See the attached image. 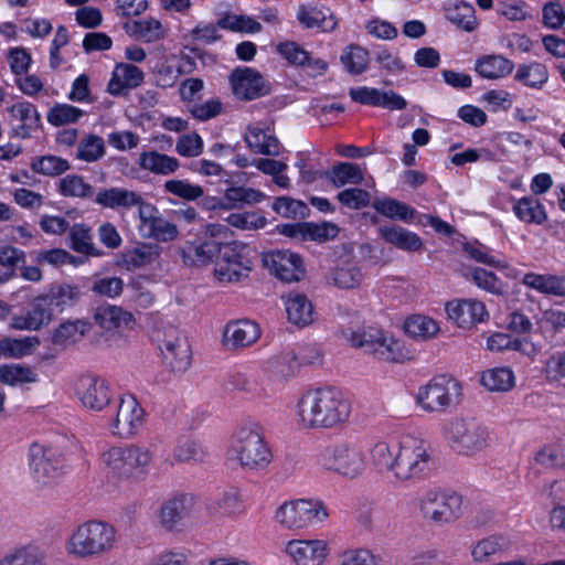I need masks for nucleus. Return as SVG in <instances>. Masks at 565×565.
<instances>
[{
  "instance_id": "obj_1",
  "label": "nucleus",
  "mask_w": 565,
  "mask_h": 565,
  "mask_svg": "<svg viewBox=\"0 0 565 565\" xmlns=\"http://www.w3.org/2000/svg\"><path fill=\"white\" fill-rule=\"evenodd\" d=\"M350 413L349 401L333 386L309 390L297 403L298 423L305 428H332L344 423Z\"/></svg>"
},
{
  "instance_id": "obj_2",
  "label": "nucleus",
  "mask_w": 565,
  "mask_h": 565,
  "mask_svg": "<svg viewBox=\"0 0 565 565\" xmlns=\"http://www.w3.org/2000/svg\"><path fill=\"white\" fill-rule=\"evenodd\" d=\"M153 458L154 452L150 447L130 444L107 449L102 454L100 460L114 478L139 480L148 475Z\"/></svg>"
},
{
  "instance_id": "obj_3",
  "label": "nucleus",
  "mask_w": 565,
  "mask_h": 565,
  "mask_svg": "<svg viewBox=\"0 0 565 565\" xmlns=\"http://www.w3.org/2000/svg\"><path fill=\"white\" fill-rule=\"evenodd\" d=\"M116 543V530L109 523L90 520L78 525L66 543L68 554L88 558L109 553Z\"/></svg>"
},
{
  "instance_id": "obj_4",
  "label": "nucleus",
  "mask_w": 565,
  "mask_h": 565,
  "mask_svg": "<svg viewBox=\"0 0 565 565\" xmlns=\"http://www.w3.org/2000/svg\"><path fill=\"white\" fill-rule=\"evenodd\" d=\"M228 458L245 470H263L271 462L273 452L258 427H242L232 439Z\"/></svg>"
},
{
  "instance_id": "obj_5",
  "label": "nucleus",
  "mask_w": 565,
  "mask_h": 565,
  "mask_svg": "<svg viewBox=\"0 0 565 565\" xmlns=\"http://www.w3.org/2000/svg\"><path fill=\"white\" fill-rule=\"evenodd\" d=\"M433 463L428 443L406 437L396 450L393 475L401 482H416L428 476Z\"/></svg>"
},
{
  "instance_id": "obj_6",
  "label": "nucleus",
  "mask_w": 565,
  "mask_h": 565,
  "mask_svg": "<svg viewBox=\"0 0 565 565\" xmlns=\"http://www.w3.org/2000/svg\"><path fill=\"white\" fill-rule=\"evenodd\" d=\"M316 463L343 477L355 478L365 468L361 448L353 443L340 441L320 447L315 456Z\"/></svg>"
},
{
  "instance_id": "obj_7",
  "label": "nucleus",
  "mask_w": 565,
  "mask_h": 565,
  "mask_svg": "<svg viewBox=\"0 0 565 565\" xmlns=\"http://www.w3.org/2000/svg\"><path fill=\"white\" fill-rule=\"evenodd\" d=\"M29 468L38 488H51L64 473L63 455L55 448L34 443L28 452Z\"/></svg>"
},
{
  "instance_id": "obj_8",
  "label": "nucleus",
  "mask_w": 565,
  "mask_h": 565,
  "mask_svg": "<svg viewBox=\"0 0 565 565\" xmlns=\"http://www.w3.org/2000/svg\"><path fill=\"white\" fill-rule=\"evenodd\" d=\"M462 497L455 491L429 489L419 499V510L425 519L445 524L462 515Z\"/></svg>"
},
{
  "instance_id": "obj_9",
  "label": "nucleus",
  "mask_w": 565,
  "mask_h": 565,
  "mask_svg": "<svg viewBox=\"0 0 565 565\" xmlns=\"http://www.w3.org/2000/svg\"><path fill=\"white\" fill-rule=\"evenodd\" d=\"M445 433L454 449L470 455L490 446V433L482 424L472 418H457L447 424Z\"/></svg>"
},
{
  "instance_id": "obj_10",
  "label": "nucleus",
  "mask_w": 565,
  "mask_h": 565,
  "mask_svg": "<svg viewBox=\"0 0 565 565\" xmlns=\"http://www.w3.org/2000/svg\"><path fill=\"white\" fill-rule=\"evenodd\" d=\"M460 393L461 386L455 379L440 375L419 388L416 402L426 412H445L458 403Z\"/></svg>"
},
{
  "instance_id": "obj_11",
  "label": "nucleus",
  "mask_w": 565,
  "mask_h": 565,
  "mask_svg": "<svg viewBox=\"0 0 565 565\" xmlns=\"http://www.w3.org/2000/svg\"><path fill=\"white\" fill-rule=\"evenodd\" d=\"M275 518L285 529L298 530L322 523L328 512L320 501L300 499L281 504Z\"/></svg>"
},
{
  "instance_id": "obj_12",
  "label": "nucleus",
  "mask_w": 565,
  "mask_h": 565,
  "mask_svg": "<svg viewBox=\"0 0 565 565\" xmlns=\"http://www.w3.org/2000/svg\"><path fill=\"white\" fill-rule=\"evenodd\" d=\"M115 415L109 423L113 435L130 438L137 434L145 423V411L132 395H124L114 407Z\"/></svg>"
},
{
  "instance_id": "obj_13",
  "label": "nucleus",
  "mask_w": 565,
  "mask_h": 565,
  "mask_svg": "<svg viewBox=\"0 0 565 565\" xmlns=\"http://www.w3.org/2000/svg\"><path fill=\"white\" fill-rule=\"evenodd\" d=\"M245 249V245L237 242L223 245L215 266V275L221 281H239L248 276L252 263Z\"/></svg>"
},
{
  "instance_id": "obj_14",
  "label": "nucleus",
  "mask_w": 565,
  "mask_h": 565,
  "mask_svg": "<svg viewBox=\"0 0 565 565\" xmlns=\"http://www.w3.org/2000/svg\"><path fill=\"white\" fill-rule=\"evenodd\" d=\"M342 334L351 343L352 347L361 348L365 352L373 354L380 360H395V354L393 351V345L395 343L380 329L372 327L359 330L348 329L343 330Z\"/></svg>"
},
{
  "instance_id": "obj_15",
  "label": "nucleus",
  "mask_w": 565,
  "mask_h": 565,
  "mask_svg": "<svg viewBox=\"0 0 565 565\" xmlns=\"http://www.w3.org/2000/svg\"><path fill=\"white\" fill-rule=\"evenodd\" d=\"M75 394L82 405L94 412H102L110 405L113 392L109 384L95 375H83L75 386Z\"/></svg>"
},
{
  "instance_id": "obj_16",
  "label": "nucleus",
  "mask_w": 565,
  "mask_h": 565,
  "mask_svg": "<svg viewBox=\"0 0 565 565\" xmlns=\"http://www.w3.org/2000/svg\"><path fill=\"white\" fill-rule=\"evenodd\" d=\"M160 351L163 362L174 372H184L191 364L189 341L173 327L166 329Z\"/></svg>"
},
{
  "instance_id": "obj_17",
  "label": "nucleus",
  "mask_w": 565,
  "mask_h": 565,
  "mask_svg": "<svg viewBox=\"0 0 565 565\" xmlns=\"http://www.w3.org/2000/svg\"><path fill=\"white\" fill-rule=\"evenodd\" d=\"M233 94L241 100H253L269 93L262 74L250 67H237L230 76Z\"/></svg>"
},
{
  "instance_id": "obj_18",
  "label": "nucleus",
  "mask_w": 565,
  "mask_h": 565,
  "mask_svg": "<svg viewBox=\"0 0 565 565\" xmlns=\"http://www.w3.org/2000/svg\"><path fill=\"white\" fill-rule=\"evenodd\" d=\"M264 265L277 278L286 282L299 281L305 274L302 260L290 250H273L264 254Z\"/></svg>"
},
{
  "instance_id": "obj_19",
  "label": "nucleus",
  "mask_w": 565,
  "mask_h": 565,
  "mask_svg": "<svg viewBox=\"0 0 565 565\" xmlns=\"http://www.w3.org/2000/svg\"><path fill=\"white\" fill-rule=\"evenodd\" d=\"M53 319V308L44 294L35 297L30 303L29 310L23 315H17L11 319V327L15 330H39L47 326Z\"/></svg>"
},
{
  "instance_id": "obj_20",
  "label": "nucleus",
  "mask_w": 565,
  "mask_h": 565,
  "mask_svg": "<svg viewBox=\"0 0 565 565\" xmlns=\"http://www.w3.org/2000/svg\"><path fill=\"white\" fill-rule=\"evenodd\" d=\"M349 95L353 102L366 106L383 107L390 110H403L407 107L406 99L393 90L362 86L351 88Z\"/></svg>"
},
{
  "instance_id": "obj_21",
  "label": "nucleus",
  "mask_w": 565,
  "mask_h": 565,
  "mask_svg": "<svg viewBox=\"0 0 565 565\" xmlns=\"http://www.w3.org/2000/svg\"><path fill=\"white\" fill-rule=\"evenodd\" d=\"M446 312L460 328H470L476 323L483 322L489 313L482 301L477 299H459L447 302Z\"/></svg>"
},
{
  "instance_id": "obj_22",
  "label": "nucleus",
  "mask_w": 565,
  "mask_h": 565,
  "mask_svg": "<svg viewBox=\"0 0 565 565\" xmlns=\"http://www.w3.org/2000/svg\"><path fill=\"white\" fill-rule=\"evenodd\" d=\"M95 202L103 207L116 211H128L137 207L138 215H140L142 206L147 205L140 193L117 186L100 190L96 194Z\"/></svg>"
},
{
  "instance_id": "obj_23",
  "label": "nucleus",
  "mask_w": 565,
  "mask_h": 565,
  "mask_svg": "<svg viewBox=\"0 0 565 565\" xmlns=\"http://www.w3.org/2000/svg\"><path fill=\"white\" fill-rule=\"evenodd\" d=\"M286 552L297 565H322L328 555V544L322 540H294Z\"/></svg>"
},
{
  "instance_id": "obj_24",
  "label": "nucleus",
  "mask_w": 565,
  "mask_h": 565,
  "mask_svg": "<svg viewBox=\"0 0 565 565\" xmlns=\"http://www.w3.org/2000/svg\"><path fill=\"white\" fill-rule=\"evenodd\" d=\"M260 337L257 323L250 320L228 322L223 332V342L230 349H242L254 344Z\"/></svg>"
},
{
  "instance_id": "obj_25",
  "label": "nucleus",
  "mask_w": 565,
  "mask_h": 565,
  "mask_svg": "<svg viewBox=\"0 0 565 565\" xmlns=\"http://www.w3.org/2000/svg\"><path fill=\"white\" fill-rule=\"evenodd\" d=\"M141 225L147 228L146 236L160 242H169L177 237L178 227L158 215V210L150 203L142 206L139 215Z\"/></svg>"
},
{
  "instance_id": "obj_26",
  "label": "nucleus",
  "mask_w": 565,
  "mask_h": 565,
  "mask_svg": "<svg viewBox=\"0 0 565 565\" xmlns=\"http://www.w3.org/2000/svg\"><path fill=\"white\" fill-rule=\"evenodd\" d=\"M88 331V324L82 320L65 321L52 334L53 349L43 359H54L67 347L81 341Z\"/></svg>"
},
{
  "instance_id": "obj_27",
  "label": "nucleus",
  "mask_w": 565,
  "mask_h": 565,
  "mask_svg": "<svg viewBox=\"0 0 565 565\" xmlns=\"http://www.w3.org/2000/svg\"><path fill=\"white\" fill-rule=\"evenodd\" d=\"M364 275L359 262L351 256L338 259L329 273V280L340 289H353L361 285Z\"/></svg>"
},
{
  "instance_id": "obj_28",
  "label": "nucleus",
  "mask_w": 565,
  "mask_h": 565,
  "mask_svg": "<svg viewBox=\"0 0 565 565\" xmlns=\"http://www.w3.org/2000/svg\"><path fill=\"white\" fill-rule=\"evenodd\" d=\"M265 195L257 190L246 186H232L225 191L222 199H211L205 201L209 209H238L246 204L260 202Z\"/></svg>"
},
{
  "instance_id": "obj_29",
  "label": "nucleus",
  "mask_w": 565,
  "mask_h": 565,
  "mask_svg": "<svg viewBox=\"0 0 565 565\" xmlns=\"http://www.w3.org/2000/svg\"><path fill=\"white\" fill-rule=\"evenodd\" d=\"M143 77V72L138 66L119 63L113 72L107 89L111 95H122L126 90L138 87Z\"/></svg>"
},
{
  "instance_id": "obj_30",
  "label": "nucleus",
  "mask_w": 565,
  "mask_h": 565,
  "mask_svg": "<svg viewBox=\"0 0 565 565\" xmlns=\"http://www.w3.org/2000/svg\"><path fill=\"white\" fill-rule=\"evenodd\" d=\"M381 238L398 249L417 252L423 247L420 237L398 225H384L379 228Z\"/></svg>"
},
{
  "instance_id": "obj_31",
  "label": "nucleus",
  "mask_w": 565,
  "mask_h": 565,
  "mask_svg": "<svg viewBox=\"0 0 565 565\" xmlns=\"http://www.w3.org/2000/svg\"><path fill=\"white\" fill-rule=\"evenodd\" d=\"M247 147L255 153L277 157L280 153L279 140L268 130L258 126H248L245 134Z\"/></svg>"
},
{
  "instance_id": "obj_32",
  "label": "nucleus",
  "mask_w": 565,
  "mask_h": 565,
  "mask_svg": "<svg viewBox=\"0 0 565 565\" xmlns=\"http://www.w3.org/2000/svg\"><path fill=\"white\" fill-rule=\"evenodd\" d=\"M223 245L216 241L186 243L181 249L183 262L188 265H205L216 255H221Z\"/></svg>"
},
{
  "instance_id": "obj_33",
  "label": "nucleus",
  "mask_w": 565,
  "mask_h": 565,
  "mask_svg": "<svg viewBox=\"0 0 565 565\" xmlns=\"http://www.w3.org/2000/svg\"><path fill=\"white\" fill-rule=\"evenodd\" d=\"M95 322L105 330H111L120 327H128L135 322L131 312L121 307L105 303L98 306L94 312Z\"/></svg>"
},
{
  "instance_id": "obj_34",
  "label": "nucleus",
  "mask_w": 565,
  "mask_h": 565,
  "mask_svg": "<svg viewBox=\"0 0 565 565\" xmlns=\"http://www.w3.org/2000/svg\"><path fill=\"white\" fill-rule=\"evenodd\" d=\"M523 285L545 295L565 297V276L527 273L522 278Z\"/></svg>"
},
{
  "instance_id": "obj_35",
  "label": "nucleus",
  "mask_w": 565,
  "mask_h": 565,
  "mask_svg": "<svg viewBox=\"0 0 565 565\" xmlns=\"http://www.w3.org/2000/svg\"><path fill=\"white\" fill-rule=\"evenodd\" d=\"M286 312L288 320L298 326L306 327L313 320V307L306 295L290 292L286 300Z\"/></svg>"
},
{
  "instance_id": "obj_36",
  "label": "nucleus",
  "mask_w": 565,
  "mask_h": 565,
  "mask_svg": "<svg viewBox=\"0 0 565 565\" xmlns=\"http://www.w3.org/2000/svg\"><path fill=\"white\" fill-rule=\"evenodd\" d=\"M514 63L502 55H484L477 60L475 71L483 78L499 79L512 73Z\"/></svg>"
},
{
  "instance_id": "obj_37",
  "label": "nucleus",
  "mask_w": 565,
  "mask_h": 565,
  "mask_svg": "<svg viewBox=\"0 0 565 565\" xmlns=\"http://www.w3.org/2000/svg\"><path fill=\"white\" fill-rule=\"evenodd\" d=\"M9 111L13 118L20 121L17 126V136L28 138L40 125V115L36 107L29 102H20L12 105Z\"/></svg>"
},
{
  "instance_id": "obj_38",
  "label": "nucleus",
  "mask_w": 565,
  "mask_h": 565,
  "mask_svg": "<svg viewBox=\"0 0 565 565\" xmlns=\"http://www.w3.org/2000/svg\"><path fill=\"white\" fill-rule=\"evenodd\" d=\"M297 20L307 29L319 28L322 31H332L337 26V20L331 12L327 14L321 8L300 6L297 10Z\"/></svg>"
},
{
  "instance_id": "obj_39",
  "label": "nucleus",
  "mask_w": 565,
  "mask_h": 565,
  "mask_svg": "<svg viewBox=\"0 0 565 565\" xmlns=\"http://www.w3.org/2000/svg\"><path fill=\"white\" fill-rule=\"evenodd\" d=\"M323 175L334 188H342L347 184L359 185L364 179L361 168L352 162H339Z\"/></svg>"
},
{
  "instance_id": "obj_40",
  "label": "nucleus",
  "mask_w": 565,
  "mask_h": 565,
  "mask_svg": "<svg viewBox=\"0 0 565 565\" xmlns=\"http://www.w3.org/2000/svg\"><path fill=\"white\" fill-rule=\"evenodd\" d=\"M139 166L156 174L168 175L175 172L179 167V160L158 151H145L139 157Z\"/></svg>"
},
{
  "instance_id": "obj_41",
  "label": "nucleus",
  "mask_w": 565,
  "mask_h": 565,
  "mask_svg": "<svg viewBox=\"0 0 565 565\" xmlns=\"http://www.w3.org/2000/svg\"><path fill=\"white\" fill-rule=\"evenodd\" d=\"M124 29L130 36L142 40L146 43H152L163 38L162 24L153 18L127 22Z\"/></svg>"
},
{
  "instance_id": "obj_42",
  "label": "nucleus",
  "mask_w": 565,
  "mask_h": 565,
  "mask_svg": "<svg viewBox=\"0 0 565 565\" xmlns=\"http://www.w3.org/2000/svg\"><path fill=\"white\" fill-rule=\"evenodd\" d=\"M0 565H44L39 547L26 544L9 550L1 558Z\"/></svg>"
},
{
  "instance_id": "obj_43",
  "label": "nucleus",
  "mask_w": 565,
  "mask_h": 565,
  "mask_svg": "<svg viewBox=\"0 0 565 565\" xmlns=\"http://www.w3.org/2000/svg\"><path fill=\"white\" fill-rule=\"evenodd\" d=\"M513 212L519 220L536 225L543 224L547 218L543 204L532 195L518 200L513 205Z\"/></svg>"
},
{
  "instance_id": "obj_44",
  "label": "nucleus",
  "mask_w": 565,
  "mask_h": 565,
  "mask_svg": "<svg viewBox=\"0 0 565 565\" xmlns=\"http://www.w3.org/2000/svg\"><path fill=\"white\" fill-rule=\"evenodd\" d=\"M481 384L491 392H508L515 385V376L511 369L493 367L481 374Z\"/></svg>"
},
{
  "instance_id": "obj_45",
  "label": "nucleus",
  "mask_w": 565,
  "mask_h": 565,
  "mask_svg": "<svg viewBox=\"0 0 565 565\" xmlns=\"http://www.w3.org/2000/svg\"><path fill=\"white\" fill-rule=\"evenodd\" d=\"M211 455L207 448L200 441L185 439L180 441L173 449V459L177 462H207Z\"/></svg>"
},
{
  "instance_id": "obj_46",
  "label": "nucleus",
  "mask_w": 565,
  "mask_h": 565,
  "mask_svg": "<svg viewBox=\"0 0 565 565\" xmlns=\"http://www.w3.org/2000/svg\"><path fill=\"white\" fill-rule=\"evenodd\" d=\"M160 252L161 247L157 244H141L126 249L122 260L128 268H140L154 263L159 258Z\"/></svg>"
},
{
  "instance_id": "obj_47",
  "label": "nucleus",
  "mask_w": 565,
  "mask_h": 565,
  "mask_svg": "<svg viewBox=\"0 0 565 565\" xmlns=\"http://www.w3.org/2000/svg\"><path fill=\"white\" fill-rule=\"evenodd\" d=\"M44 295L47 297L52 308H56L58 311H64L66 308L72 307L77 302L81 292L77 286L70 284H55L52 285Z\"/></svg>"
},
{
  "instance_id": "obj_48",
  "label": "nucleus",
  "mask_w": 565,
  "mask_h": 565,
  "mask_svg": "<svg viewBox=\"0 0 565 565\" xmlns=\"http://www.w3.org/2000/svg\"><path fill=\"white\" fill-rule=\"evenodd\" d=\"M514 79L531 88L541 89L548 81V70L539 62L521 64L518 66Z\"/></svg>"
},
{
  "instance_id": "obj_49",
  "label": "nucleus",
  "mask_w": 565,
  "mask_h": 565,
  "mask_svg": "<svg viewBox=\"0 0 565 565\" xmlns=\"http://www.w3.org/2000/svg\"><path fill=\"white\" fill-rule=\"evenodd\" d=\"M70 247L79 254L86 256L98 257L102 255L94 242L90 228L85 224H75L71 227L70 234Z\"/></svg>"
},
{
  "instance_id": "obj_50",
  "label": "nucleus",
  "mask_w": 565,
  "mask_h": 565,
  "mask_svg": "<svg viewBox=\"0 0 565 565\" xmlns=\"http://www.w3.org/2000/svg\"><path fill=\"white\" fill-rule=\"evenodd\" d=\"M404 330L414 339L427 340L437 334L439 327L431 318L415 315L405 320Z\"/></svg>"
},
{
  "instance_id": "obj_51",
  "label": "nucleus",
  "mask_w": 565,
  "mask_h": 565,
  "mask_svg": "<svg viewBox=\"0 0 565 565\" xmlns=\"http://www.w3.org/2000/svg\"><path fill=\"white\" fill-rule=\"evenodd\" d=\"M446 18L458 28L471 32L476 30L478 22L475 8L468 2H460L446 9Z\"/></svg>"
},
{
  "instance_id": "obj_52",
  "label": "nucleus",
  "mask_w": 565,
  "mask_h": 565,
  "mask_svg": "<svg viewBox=\"0 0 565 565\" xmlns=\"http://www.w3.org/2000/svg\"><path fill=\"white\" fill-rule=\"evenodd\" d=\"M189 513V500L186 497H175L167 501L161 508V522L167 529H172Z\"/></svg>"
},
{
  "instance_id": "obj_53",
  "label": "nucleus",
  "mask_w": 565,
  "mask_h": 565,
  "mask_svg": "<svg viewBox=\"0 0 565 565\" xmlns=\"http://www.w3.org/2000/svg\"><path fill=\"white\" fill-rule=\"evenodd\" d=\"M267 366L270 372L281 379H288L297 372L299 362L294 351H282L281 353L271 356L267 361Z\"/></svg>"
},
{
  "instance_id": "obj_54",
  "label": "nucleus",
  "mask_w": 565,
  "mask_h": 565,
  "mask_svg": "<svg viewBox=\"0 0 565 565\" xmlns=\"http://www.w3.org/2000/svg\"><path fill=\"white\" fill-rule=\"evenodd\" d=\"M373 207L388 218H397L404 222L413 218L416 213L413 207L395 199L376 200Z\"/></svg>"
},
{
  "instance_id": "obj_55",
  "label": "nucleus",
  "mask_w": 565,
  "mask_h": 565,
  "mask_svg": "<svg viewBox=\"0 0 565 565\" xmlns=\"http://www.w3.org/2000/svg\"><path fill=\"white\" fill-rule=\"evenodd\" d=\"M30 166L35 173L47 177L60 175L70 169L67 160L53 154L35 157Z\"/></svg>"
},
{
  "instance_id": "obj_56",
  "label": "nucleus",
  "mask_w": 565,
  "mask_h": 565,
  "mask_svg": "<svg viewBox=\"0 0 565 565\" xmlns=\"http://www.w3.org/2000/svg\"><path fill=\"white\" fill-rule=\"evenodd\" d=\"M38 374L29 366L9 364L0 366V382L8 385L34 383Z\"/></svg>"
},
{
  "instance_id": "obj_57",
  "label": "nucleus",
  "mask_w": 565,
  "mask_h": 565,
  "mask_svg": "<svg viewBox=\"0 0 565 565\" xmlns=\"http://www.w3.org/2000/svg\"><path fill=\"white\" fill-rule=\"evenodd\" d=\"M163 190L185 201H195L204 195V189L201 185L180 179L167 180Z\"/></svg>"
},
{
  "instance_id": "obj_58",
  "label": "nucleus",
  "mask_w": 565,
  "mask_h": 565,
  "mask_svg": "<svg viewBox=\"0 0 565 565\" xmlns=\"http://www.w3.org/2000/svg\"><path fill=\"white\" fill-rule=\"evenodd\" d=\"M217 25L224 30L244 33H258L262 24L248 15L226 14L217 21Z\"/></svg>"
},
{
  "instance_id": "obj_59",
  "label": "nucleus",
  "mask_w": 565,
  "mask_h": 565,
  "mask_svg": "<svg viewBox=\"0 0 565 565\" xmlns=\"http://www.w3.org/2000/svg\"><path fill=\"white\" fill-rule=\"evenodd\" d=\"M58 191L64 196L90 198L93 186L76 174H68L60 180Z\"/></svg>"
},
{
  "instance_id": "obj_60",
  "label": "nucleus",
  "mask_w": 565,
  "mask_h": 565,
  "mask_svg": "<svg viewBox=\"0 0 565 565\" xmlns=\"http://www.w3.org/2000/svg\"><path fill=\"white\" fill-rule=\"evenodd\" d=\"M367 57L366 50L359 45H351L341 55V62L349 73L359 75L366 70Z\"/></svg>"
},
{
  "instance_id": "obj_61",
  "label": "nucleus",
  "mask_w": 565,
  "mask_h": 565,
  "mask_svg": "<svg viewBox=\"0 0 565 565\" xmlns=\"http://www.w3.org/2000/svg\"><path fill=\"white\" fill-rule=\"evenodd\" d=\"M105 153V143L102 137L89 135L81 140L77 147V158L86 162H94Z\"/></svg>"
},
{
  "instance_id": "obj_62",
  "label": "nucleus",
  "mask_w": 565,
  "mask_h": 565,
  "mask_svg": "<svg viewBox=\"0 0 565 565\" xmlns=\"http://www.w3.org/2000/svg\"><path fill=\"white\" fill-rule=\"evenodd\" d=\"M83 114V110L75 106L57 104L50 109L47 114V121L53 126H63L76 122Z\"/></svg>"
},
{
  "instance_id": "obj_63",
  "label": "nucleus",
  "mask_w": 565,
  "mask_h": 565,
  "mask_svg": "<svg viewBox=\"0 0 565 565\" xmlns=\"http://www.w3.org/2000/svg\"><path fill=\"white\" fill-rule=\"evenodd\" d=\"M472 281L481 289L493 295H502L504 292V284L492 271L480 267L471 269Z\"/></svg>"
},
{
  "instance_id": "obj_64",
  "label": "nucleus",
  "mask_w": 565,
  "mask_h": 565,
  "mask_svg": "<svg viewBox=\"0 0 565 565\" xmlns=\"http://www.w3.org/2000/svg\"><path fill=\"white\" fill-rule=\"evenodd\" d=\"M154 295L143 287L142 281L135 279L128 285L127 301L139 309H148L154 303Z\"/></svg>"
}]
</instances>
